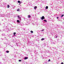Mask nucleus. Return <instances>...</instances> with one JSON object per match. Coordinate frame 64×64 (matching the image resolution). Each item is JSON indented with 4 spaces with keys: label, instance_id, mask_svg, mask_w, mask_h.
<instances>
[{
    "label": "nucleus",
    "instance_id": "obj_1",
    "mask_svg": "<svg viewBox=\"0 0 64 64\" xmlns=\"http://www.w3.org/2000/svg\"><path fill=\"white\" fill-rule=\"evenodd\" d=\"M1 17H5V18H6L7 17H9V16L8 15H6L5 14H2L1 15Z\"/></svg>",
    "mask_w": 64,
    "mask_h": 64
},
{
    "label": "nucleus",
    "instance_id": "obj_2",
    "mask_svg": "<svg viewBox=\"0 0 64 64\" xmlns=\"http://www.w3.org/2000/svg\"><path fill=\"white\" fill-rule=\"evenodd\" d=\"M33 41H32L31 42L29 41L28 42V45H31V44H33Z\"/></svg>",
    "mask_w": 64,
    "mask_h": 64
},
{
    "label": "nucleus",
    "instance_id": "obj_3",
    "mask_svg": "<svg viewBox=\"0 0 64 64\" xmlns=\"http://www.w3.org/2000/svg\"><path fill=\"white\" fill-rule=\"evenodd\" d=\"M40 19H41V20H44L45 19V17L44 16H43L41 18H40Z\"/></svg>",
    "mask_w": 64,
    "mask_h": 64
},
{
    "label": "nucleus",
    "instance_id": "obj_4",
    "mask_svg": "<svg viewBox=\"0 0 64 64\" xmlns=\"http://www.w3.org/2000/svg\"><path fill=\"white\" fill-rule=\"evenodd\" d=\"M44 53H47V50H44V52L42 51L41 52V53L42 54V53H44Z\"/></svg>",
    "mask_w": 64,
    "mask_h": 64
},
{
    "label": "nucleus",
    "instance_id": "obj_5",
    "mask_svg": "<svg viewBox=\"0 0 64 64\" xmlns=\"http://www.w3.org/2000/svg\"><path fill=\"white\" fill-rule=\"evenodd\" d=\"M18 19L20 20H21V17H20V16H18Z\"/></svg>",
    "mask_w": 64,
    "mask_h": 64
},
{
    "label": "nucleus",
    "instance_id": "obj_6",
    "mask_svg": "<svg viewBox=\"0 0 64 64\" xmlns=\"http://www.w3.org/2000/svg\"><path fill=\"white\" fill-rule=\"evenodd\" d=\"M28 57H26L24 58V60H26V59H28Z\"/></svg>",
    "mask_w": 64,
    "mask_h": 64
},
{
    "label": "nucleus",
    "instance_id": "obj_7",
    "mask_svg": "<svg viewBox=\"0 0 64 64\" xmlns=\"http://www.w3.org/2000/svg\"><path fill=\"white\" fill-rule=\"evenodd\" d=\"M18 3H22V2H20V0L18 1Z\"/></svg>",
    "mask_w": 64,
    "mask_h": 64
},
{
    "label": "nucleus",
    "instance_id": "obj_8",
    "mask_svg": "<svg viewBox=\"0 0 64 64\" xmlns=\"http://www.w3.org/2000/svg\"><path fill=\"white\" fill-rule=\"evenodd\" d=\"M18 25H21V22H18Z\"/></svg>",
    "mask_w": 64,
    "mask_h": 64
},
{
    "label": "nucleus",
    "instance_id": "obj_9",
    "mask_svg": "<svg viewBox=\"0 0 64 64\" xmlns=\"http://www.w3.org/2000/svg\"><path fill=\"white\" fill-rule=\"evenodd\" d=\"M52 41H53V40H51V42H52V44H55V42H52Z\"/></svg>",
    "mask_w": 64,
    "mask_h": 64
},
{
    "label": "nucleus",
    "instance_id": "obj_10",
    "mask_svg": "<svg viewBox=\"0 0 64 64\" xmlns=\"http://www.w3.org/2000/svg\"><path fill=\"white\" fill-rule=\"evenodd\" d=\"M17 22L18 23H20V20H17Z\"/></svg>",
    "mask_w": 64,
    "mask_h": 64
},
{
    "label": "nucleus",
    "instance_id": "obj_11",
    "mask_svg": "<svg viewBox=\"0 0 64 64\" xmlns=\"http://www.w3.org/2000/svg\"><path fill=\"white\" fill-rule=\"evenodd\" d=\"M37 8V6H34V9H36Z\"/></svg>",
    "mask_w": 64,
    "mask_h": 64
},
{
    "label": "nucleus",
    "instance_id": "obj_12",
    "mask_svg": "<svg viewBox=\"0 0 64 64\" xmlns=\"http://www.w3.org/2000/svg\"><path fill=\"white\" fill-rule=\"evenodd\" d=\"M46 9H48V6H46Z\"/></svg>",
    "mask_w": 64,
    "mask_h": 64
},
{
    "label": "nucleus",
    "instance_id": "obj_13",
    "mask_svg": "<svg viewBox=\"0 0 64 64\" xmlns=\"http://www.w3.org/2000/svg\"><path fill=\"white\" fill-rule=\"evenodd\" d=\"M45 39V38H42L41 39V40L42 41H43V40H44Z\"/></svg>",
    "mask_w": 64,
    "mask_h": 64
},
{
    "label": "nucleus",
    "instance_id": "obj_14",
    "mask_svg": "<svg viewBox=\"0 0 64 64\" xmlns=\"http://www.w3.org/2000/svg\"><path fill=\"white\" fill-rule=\"evenodd\" d=\"M6 52L7 53H9V51L8 50H7L6 51Z\"/></svg>",
    "mask_w": 64,
    "mask_h": 64
},
{
    "label": "nucleus",
    "instance_id": "obj_15",
    "mask_svg": "<svg viewBox=\"0 0 64 64\" xmlns=\"http://www.w3.org/2000/svg\"><path fill=\"white\" fill-rule=\"evenodd\" d=\"M2 36H5V34H2Z\"/></svg>",
    "mask_w": 64,
    "mask_h": 64
},
{
    "label": "nucleus",
    "instance_id": "obj_16",
    "mask_svg": "<svg viewBox=\"0 0 64 64\" xmlns=\"http://www.w3.org/2000/svg\"><path fill=\"white\" fill-rule=\"evenodd\" d=\"M10 7V6H9V5H7V8H9Z\"/></svg>",
    "mask_w": 64,
    "mask_h": 64
},
{
    "label": "nucleus",
    "instance_id": "obj_17",
    "mask_svg": "<svg viewBox=\"0 0 64 64\" xmlns=\"http://www.w3.org/2000/svg\"><path fill=\"white\" fill-rule=\"evenodd\" d=\"M16 34V32H14V36H16V35H15V34Z\"/></svg>",
    "mask_w": 64,
    "mask_h": 64
},
{
    "label": "nucleus",
    "instance_id": "obj_18",
    "mask_svg": "<svg viewBox=\"0 0 64 64\" xmlns=\"http://www.w3.org/2000/svg\"><path fill=\"white\" fill-rule=\"evenodd\" d=\"M31 17V16H30V15H29L28 16V18H30Z\"/></svg>",
    "mask_w": 64,
    "mask_h": 64
},
{
    "label": "nucleus",
    "instance_id": "obj_19",
    "mask_svg": "<svg viewBox=\"0 0 64 64\" xmlns=\"http://www.w3.org/2000/svg\"><path fill=\"white\" fill-rule=\"evenodd\" d=\"M30 32L31 33H33V31L32 30H31L30 31Z\"/></svg>",
    "mask_w": 64,
    "mask_h": 64
},
{
    "label": "nucleus",
    "instance_id": "obj_20",
    "mask_svg": "<svg viewBox=\"0 0 64 64\" xmlns=\"http://www.w3.org/2000/svg\"><path fill=\"white\" fill-rule=\"evenodd\" d=\"M44 22H47V20H44Z\"/></svg>",
    "mask_w": 64,
    "mask_h": 64
},
{
    "label": "nucleus",
    "instance_id": "obj_21",
    "mask_svg": "<svg viewBox=\"0 0 64 64\" xmlns=\"http://www.w3.org/2000/svg\"><path fill=\"white\" fill-rule=\"evenodd\" d=\"M18 61L19 62H21V61H22V60H19Z\"/></svg>",
    "mask_w": 64,
    "mask_h": 64
},
{
    "label": "nucleus",
    "instance_id": "obj_22",
    "mask_svg": "<svg viewBox=\"0 0 64 64\" xmlns=\"http://www.w3.org/2000/svg\"><path fill=\"white\" fill-rule=\"evenodd\" d=\"M63 16H64V14H62V16H61V17H62Z\"/></svg>",
    "mask_w": 64,
    "mask_h": 64
},
{
    "label": "nucleus",
    "instance_id": "obj_23",
    "mask_svg": "<svg viewBox=\"0 0 64 64\" xmlns=\"http://www.w3.org/2000/svg\"><path fill=\"white\" fill-rule=\"evenodd\" d=\"M44 64H48L47 63V62H45L44 63Z\"/></svg>",
    "mask_w": 64,
    "mask_h": 64
},
{
    "label": "nucleus",
    "instance_id": "obj_24",
    "mask_svg": "<svg viewBox=\"0 0 64 64\" xmlns=\"http://www.w3.org/2000/svg\"><path fill=\"white\" fill-rule=\"evenodd\" d=\"M17 11H20V10H19V9H18L17 10Z\"/></svg>",
    "mask_w": 64,
    "mask_h": 64
},
{
    "label": "nucleus",
    "instance_id": "obj_25",
    "mask_svg": "<svg viewBox=\"0 0 64 64\" xmlns=\"http://www.w3.org/2000/svg\"><path fill=\"white\" fill-rule=\"evenodd\" d=\"M36 54H36V55H38V52H36Z\"/></svg>",
    "mask_w": 64,
    "mask_h": 64
},
{
    "label": "nucleus",
    "instance_id": "obj_26",
    "mask_svg": "<svg viewBox=\"0 0 64 64\" xmlns=\"http://www.w3.org/2000/svg\"><path fill=\"white\" fill-rule=\"evenodd\" d=\"M44 31V30H41V31Z\"/></svg>",
    "mask_w": 64,
    "mask_h": 64
},
{
    "label": "nucleus",
    "instance_id": "obj_27",
    "mask_svg": "<svg viewBox=\"0 0 64 64\" xmlns=\"http://www.w3.org/2000/svg\"><path fill=\"white\" fill-rule=\"evenodd\" d=\"M32 25H35V24H34V23H32Z\"/></svg>",
    "mask_w": 64,
    "mask_h": 64
},
{
    "label": "nucleus",
    "instance_id": "obj_28",
    "mask_svg": "<svg viewBox=\"0 0 64 64\" xmlns=\"http://www.w3.org/2000/svg\"><path fill=\"white\" fill-rule=\"evenodd\" d=\"M62 33L63 34H64V32H62Z\"/></svg>",
    "mask_w": 64,
    "mask_h": 64
},
{
    "label": "nucleus",
    "instance_id": "obj_29",
    "mask_svg": "<svg viewBox=\"0 0 64 64\" xmlns=\"http://www.w3.org/2000/svg\"><path fill=\"white\" fill-rule=\"evenodd\" d=\"M61 64H64V63H63V62H62L61 63Z\"/></svg>",
    "mask_w": 64,
    "mask_h": 64
},
{
    "label": "nucleus",
    "instance_id": "obj_30",
    "mask_svg": "<svg viewBox=\"0 0 64 64\" xmlns=\"http://www.w3.org/2000/svg\"><path fill=\"white\" fill-rule=\"evenodd\" d=\"M31 55L32 56H33V55H32V54H31Z\"/></svg>",
    "mask_w": 64,
    "mask_h": 64
},
{
    "label": "nucleus",
    "instance_id": "obj_31",
    "mask_svg": "<svg viewBox=\"0 0 64 64\" xmlns=\"http://www.w3.org/2000/svg\"><path fill=\"white\" fill-rule=\"evenodd\" d=\"M48 61H49V62L50 61V59H49L48 60Z\"/></svg>",
    "mask_w": 64,
    "mask_h": 64
},
{
    "label": "nucleus",
    "instance_id": "obj_32",
    "mask_svg": "<svg viewBox=\"0 0 64 64\" xmlns=\"http://www.w3.org/2000/svg\"><path fill=\"white\" fill-rule=\"evenodd\" d=\"M16 45L17 46H18V44H16Z\"/></svg>",
    "mask_w": 64,
    "mask_h": 64
},
{
    "label": "nucleus",
    "instance_id": "obj_33",
    "mask_svg": "<svg viewBox=\"0 0 64 64\" xmlns=\"http://www.w3.org/2000/svg\"><path fill=\"white\" fill-rule=\"evenodd\" d=\"M56 18H57V19H58V18H59V17H57Z\"/></svg>",
    "mask_w": 64,
    "mask_h": 64
},
{
    "label": "nucleus",
    "instance_id": "obj_34",
    "mask_svg": "<svg viewBox=\"0 0 64 64\" xmlns=\"http://www.w3.org/2000/svg\"><path fill=\"white\" fill-rule=\"evenodd\" d=\"M55 36V37H56V38H57V36Z\"/></svg>",
    "mask_w": 64,
    "mask_h": 64
},
{
    "label": "nucleus",
    "instance_id": "obj_35",
    "mask_svg": "<svg viewBox=\"0 0 64 64\" xmlns=\"http://www.w3.org/2000/svg\"><path fill=\"white\" fill-rule=\"evenodd\" d=\"M34 36H33V35H32V37H34Z\"/></svg>",
    "mask_w": 64,
    "mask_h": 64
},
{
    "label": "nucleus",
    "instance_id": "obj_36",
    "mask_svg": "<svg viewBox=\"0 0 64 64\" xmlns=\"http://www.w3.org/2000/svg\"><path fill=\"white\" fill-rule=\"evenodd\" d=\"M39 32V31H37V32Z\"/></svg>",
    "mask_w": 64,
    "mask_h": 64
},
{
    "label": "nucleus",
    "instance_id": "obj_37",
    "mask_svg": "<svg viewBox=\"0 0 64 64\" xmlns=\"http://www.w3.org/2000/svg\"><path fill=\"white\" fill-rule=\"evenodd\" d=\"M5 39L6 40H7V39L6 38Z\"/></svg>",
    "mask_w": 64,
    "mask_h": 64
},
{
    "label": "nucleus",
    "instance_id": "obj_38",
    "mask_svg": "<svg viewBox=\"0 0 64 64\" xmlns=\"http://www.w3.org/2000/svg\"><path fill=\"white\" fill-rule=\"evenodd\" d=\"M34 53H35V52H36V51L35 50L34 51Z\"/></svg>",
    "mask_w": 64,
    "mask_h": 64
},
{
    "label": "nucleus",
    "instance_id": "obj_39",
    "mask_svg": "<svg viewBox=\"0 0 64 64\" xmlns=\"http://www.w3.org/2000/svg\"><path fill=\"white\" fill-rule=\"evenodd\" d=\"M15 7V6H13V7Z\"/></svg>",
    "mask_w": 64,
    "mask_h": 64
},
{
    "label": "nucleus",
    "instance_id": "obj_40",
    "mask_svg": "<svg viewBox=\"0 0 64 64\" xmlns=\"http://www.w3.org/2000/svg\"><path fill=\"white\" fill-rule=\"evenodd\" d=\"M20 4H21V3H19V5H20Z\"/></svg>",
    "mask_w": 64,
    "mask_h": 64
},
{
    "label": "nucleus",
    "instance_id": "obj_41",
    "mask_svg": "<svg viewBox=\"0 0 64 64\" xmlns=\"http://www.w3.org/2000/svg\"><path fill=\"white\" fill-rule=\"evenodd\" d=\"M0 64H2V63L0 62Z\"/></svg>",
    "mask_w": 64,
    "mask_h": 64
},
{
    "label": "nucleus",
    "instance_id": "obj_42",
    "mask_svg": "<svg viewBox=\"0 0 64 64\" xmlns=\"http://www.w3.org/2000/svg\"><path fill=\"white\" fill-rule=\"evenodd\" d=\"M0 32H1V30H0Z\"/></svg>",
    "mask_w": 64,
    "mask_h": 64
},
{
    "label": "nucleus",
    "instance_id": "obj_43",
    "mask_svg": "<svg viewBox=\"0 0 64 64\" xmlns=\"http://www.w3.org/2000/svg\"><path fill=\"white\" fill-rule=\"evenodd\" d=\"M62 23H63V24H64V22H62Z\"/></svg>",
    "mask_w": 64,
    "mask_h": 64
},
{
    "label": "nucleus",
    "instance_id": "obj_44",
    "mask_svg": "<svg viewBox=\"0 0 64 64\" xmlns=\"http://www.w3.org/2000/svg\"><path fill=\"white\" fill-rule=\"evenodd\" d=\"M28 25V24H26V25Z\"/></svg>",
    "mask_w": 64,
    "mask_h": 64
},
{
    "label": "nucleus",
    "instance_id": "obj_45",
    "mask_svg": "<svg viewBox=\"0 0 64 64\" xmlns=\"http://www.w3.org/2000/svg\"><path fill=\"white\" fill-rule=\"evenodd\" d=\"M42 25H43L44 26V24H42Z\"/></svg>",
    "mask_w": 64,
    "mask_h": 64
},
{
    "label": "nucleus",
    "instance_id": "obj_46",
    "mask_svg": "<svg viewBox=\"0 0 64 64\" xmlns=\"http://www.w3.org/2000/svg\"><path fill=\"white\" fill-rule=\"evenodd\" d=\"M16 57V56H14L15 57Z\"/></svg>",
    "mask_w": 64,
    "mask_h": 64
},
{
    "label": "nucleus",
    "instance_id": "obj_47",
    "mask_svg": "<svg viewBox=\"0 0 64 64\" xmlns=\"http://www.w3.org/2000/svg\"><path fill=\"white\" fill-rule=\"evenodd\" d=\"M30 64H32V63H30Z\"/></svg>",
    "mask_w": 64,
    "mask_h": 64
},
{
    "label": "nucleus",
    "instance_id": "obj_48",
    "mask_svg": "<svg viewBox=\"0 0 64 64\" xmlns=\"http://www.w3.org/2000/svg\"><path fill=\"white\" fill-rule=\"evenodd\" d=\"M42 58H43V56H42Z\"/></svg>",
    "mask_w": 64,
    "mask_h": 64
},
{
    "label": "nucleus",
    "instance_id": "obj_49",
    "mask_svg": "<svg viewBox=\"0 0 64 64\" xmlns=\"http://www.w3.org/2000/svg\"><path fill=\"white\" fill-rule=\"evenodd\" d=\"M39 14V13H38V14Z\"/></svg>",
    "mask_w": 64,
    "mask_h": 64
},
{
    "label": "nucleus",
    "instance_id": "obj_50",
    "mask_svg": "<svg viewBox=\"0 0 64 64\" xmlns=\"http://www.w3.org/2000/svg\"><path fill=\"white\" fill-rule=\"evenodd\" d=\"M2 40H3V38H2Z\"/></svg>",
    "mask_w": 64,
    "mask_h": 64
},
{
    "label": "nucleus",
    "instance_id": "obj_51",
    "mask_svg": "<svg viewBox=\"0 0 64 64\" xmlns=\"http://www.w3.org/2000/svg\"><path fill=\"white\" fill-rule=\"evenodd\" d=\"M0 52H1L0 51Z\"/></svg>",
    "mask_w": 64,
    "mask_h": 64
},
{
    "label": "nucleus",
    "instance_id": "obj_52",
    "mask_svg": "<svg viewBox=\"0 0 64 64\" xmlns=\"http://www.w3.org/2000/svg\"><path fill=\"white\" fill-rule=\"evenodd\" d=\"M37 39H38H38H39V38H38Z\"/></svg>",
    "mask_w": 64,
    "mask_h": 64
},
{
    "label": "nucleus",
    "instance_id": "obj_53",
    "mask_svg": "<svg viewBox=\"0 0 64 64\" xmlns=\"http://www.w3.org/2000/svg\"><path fill=\"white\" fill-rule=\"evenodd\" d=\"M5 38H6V37H5Z\"/></svg>",
    "mask_w": 64,
    "mask_h": 64
},
{
    "label": "nucleus",
    "instance_id": "obj_54",
    "mask_svg": "<svg viewBox=\"0 0 64 64\" xmlns=\"http://www.w3.org/2000/svg\"><path fill=\"white\" fill-rule=\"evenodd\" d=\"M38 41H39V40H38Z\"/></svg>",
    "mask_w": 64,
    "mask_h": 64
},
{
    "label": "nucleus",
    "instance_id": "obj_55",
    "mask_svg": "<svg viewBox=\"0 0 64 64\" xmlns=\"http://www.w3.org/2000/svg\"><path fill=\"white\" fill-rule=\"evenodd\" d=\"M12 47H13V46H12Z\"/></svg>",
    "mask_w": 64,
    "mask_h": 64
},
{
    "label": "nucleus",
    "instance_id": "obj_56",
    "mask_svg": "<svg viewBox=\"0 0 64 64\" xmlns=\"http://www.w3.org/2000/svg\"><path fill=\"white\" fill-rule=\"evenodd\" d=\"M48 52H49V51H48Z\"/></svg>",
    "mask_w": 64,
    "mask_h": 64
}]
</instances>
